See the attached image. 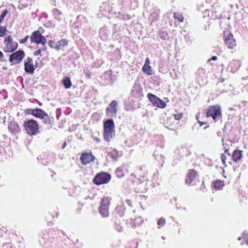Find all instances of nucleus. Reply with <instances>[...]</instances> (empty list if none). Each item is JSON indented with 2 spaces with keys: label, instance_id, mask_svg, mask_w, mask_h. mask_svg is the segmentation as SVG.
Masks as SVG:
<instances>
[{
  "label": "nucleus",
  "instance_id": "dca6fc26",
  "mask_svg": "<svg viewBox=\"0 0 248 248\" xmlns=\"http://www.w3.org/2000/svg\"><path fill=\"white\" fill-rule=\"evenodd\" d=\"M104 129H114V124L112 119H108L104 123Z\"/></svg>",
  "mask_w": 248,
  "mask_h": 248
},
{
  "label": "nucleus",
  "instance_id": "6ab92c4d",
  "mask_svg": "<svg viewBox=\"0 0 248 248\" xmlns=\"http://www.w3.org/2000/svg\"><path fill=\"white\" fill-rule=\"evenodd\" d=\"M52 12L55 19L58 20H60L62 19L63 16L61 11L57 9H54Z\"/></svg>",
  "mask_w": 248,
  "mask_h": 248
},
{
  "label": "nucleus",
  "instance_id": "1a4fd4ad",
  "mask_svg": "<svg viewBox=\"0 0 248 248\" xmlns=\"http://www.w3.org/2000/svg\"><path fill=\"white\" fill-rule=\"evenodd\" d=\"M118 102L116 100L112 101L106 108L107 114L111 117L116 116L118 110Z\"/></svg>",
  "mask_w": 248,
  "mask_h": 248
},
{
  "label": "nucleus",
  "instance_id": "9d476101",
  "mask_svg": "<svg viewBox=\"0 0 248 248\" xmlns=\"http://www.w3.org/2000/svg\"><path fill=\"white\" fill-rule=\"evenodd\" d=\"M25 71L28 73L32 74L34 73V68L33 64V61L31 58L28 57L24 61Z\"/></svg>",
  "mask_w": 248,
  "mask_h": 248
},
{
  "label": "nucleus",
  "instance_id": "4c0bfd02",
  "mask_svg": "<svg viewBox=\"0 0 248 248\" xmlns=\"http://www.w3.org/2000/svg\"><path fill=\"white\" fill-rule=\"evenodd\" d=\"M3 50L6 52H13L12 50L8 47V45H6V46L4 48Z\"/></svg>",
  "mask_w": 248,
  "mask_h": 248
},
{
  "label": "nucleus",
  "instance_id": "a211bd4d",
  "mask_svg": "<svg viewBox=\"0 0 248 248\" xmlns=\"http://www.w3.org/2000/svg\"><path fill=\"white\" fill-rule=\"evenodd\" d=\"M8 128L13 133H17L18 131V125L15 122H11L9 124Z\"/></svg>",
  "mask_w": 248,
  "mask_h": 248
},
{
  "label": "nucleus",
  "instance_id": "f3484780",
  "mask_svg": "<svg viewBox=\"0 0 248 248\" xmlns=\"http://www.w3.org/2000/svg\"><path fill=\"white\" fill-rule=\"evenodd\" d=\"M68 41L65 39L60 40L58 43H57V50H59L62 49L65 46H67Z\"/></svg>",
  "mask_w": 248,
  "mask_h": 248
},
{
  "label": "nucleus",
  "instance_id": "c03bdc74",
  "mask_svg": "<svg viewBox=\"0 0 248 248\" xmlns=\"http://www.w3.org/2000/svg\"><path fill=\"white\" fill-rule=\"evenodd\" d=\"M41 50L45 51L46 49V46L45 44L43 45V47L41 48Z\"/></svg>",
  "mask_w": 248,
  "mask_h": 248
},
{
  "label": "nucleus",
  "instance_id": "49530a36",
  "mask_svg": "<svg viewBox=\"0 0 248 248\" xmlns=\"http://www.w3.org/2000/svg\"><path fill=\"white\" fill-rule=\"evenodd\" d=\"M225 152L226 153H227V155H230V153L229 152V149H225Z\"/></svg>",
  "mask_w": 248,
  "mask_h": 248
},
{
  "label": "nucleus",
  "instance_id": "9b49d317",
  "mask_svg": "<svg viewBox=\"0 0 248 248\" xmlns=\"http://www.w3.org/2000/svg\"><path fill=\"white\" fill-rule=\"evenodd\" d=\"M94 156L91 154L83 153L80 157V160L83 165H86L93 161Z\"/></svg>",
  "mask_w": 248,
  "mask_h": 248
},
{
  "label": "nucleus",
  "instance_id": "a18cd8bd",
  "mask_svg": "<svg viewBox=\"0 0 248 248\" xmlns=\"http://www.w3.org/2000/svg\"><path fill=\"white\" fill-rule=\"evenodd\" d=\"M3 58V54L1 51H0V60Z\"/></svg>",
  "mask_w": 248,
  "mask_h": 248
},
{
  "label": "nucleus",
  "instance_id": "79ce46f5",
  "mask_svg": "<svg viewBox=\"0 0 248 248\" xmlns=\"http://www.w3.org/2000/svg\"><path fill=\"white\" fill-rule=\"evenodd\" d=\"M125 202L128 205L132 206V202L129 200H126Z\"/></svg>",
  "mask_w": 248,
  "mask_h": 248
},
{
  "label": "nucleus",
  "instance_id": "cd10ccee",
  "mask_svg": "<svg viewBox=\"0 0 248 248\" xmlns=\"http://www.w3.org/2000/svg\"><path fill=\"white\" fill-rule=\"evenodd\" d=\"M242 238L245 244L248 246V232L245 231L242 233Z\"/></svg>",
  "mask_w": 248,
  "mask_h": 248
},
{
  "label": "nucleus",
  "instance_id": "c9c22d12",
  "mask_svg": "<svg viewBox=\"0 0 248 248\" xmlns=\"http://www.w3.org/2000/svg\"><path fill=\"white\" fill-rule=\"evenodd\" d=\"M29 38V36L27 35L24 38L20 40V41H19L20 43H21V44L25 43L28 40Z\"/></svg>",
  "mask_w": 248,
  "mask_h": 248
},
{
  "label": "nucleus",
  "instance_id": "72a5a7b5",
  "mask_svg": "<svg viewBox=\"0 0 248 248\" xmlns=\"http://www.w3.org/2000/svg\"><path fill=\"white\" fill-rule=\"evenodd\" d=\"M8 11L7 10H5L3 13L1 15V16H0V18L3 20L4 19V18L5 17V16L7 15V14H8Z\"/></svg>",
  "mask_w": 248,
  "mask_h": 248
},
{
  "label": "nucleus",
  "instance_id": "f03ea898",
  "mask_svg": "<svg viewBox=\"0 0 248 248\" xmlns=\"http://www.w3.org/2000/svg\"><path fill=\"white\" fill-rule=\"evenodd\" d=\"M221 108L219 106H210L206 110L207 117H211L215 122L221 118Z\"/></svg>",
  "mask_w": 248,
  "mask_h": 248
},
{
  "label": "nucleus",
  "instance_id": "4be33fe9",
  "mask_svg": "<svg viewBox=\"0 0 248 248\" xmlns=\"http://www.w3.org/2000/svg\"><path fill=\"white\" fill-rule=\"evenodd\" d=\"M41 119L42 120L43 123L47 125H50L51 124V120L46 113L45 112V115L42 117Z\"/></svg>",
  "mask_w": 248,
  "mask_h": 248
},
{
  "label": "nucleus",
  "instance_id": "20e7f679",
  "mask_svg": "<svg viewBox=\"0 0 248 248\" xmlns=\"http://www.w3.org/2000/svg\"><path fill=\"white\" fill-rule=\"evenodd\" d=\"M30 39L32 43H35L38 45H44L46 43V39L39 31L33 32L30 37Z\"/></svg>",
  "mask_w": 248,
  "mask_h": 248
},
{
  "label": "nucleus",
  "instance_id": "a19ab883",
  "mask_svg": "<svg viewBox=\"0 0 248 248\" xmlns=\"http://www.w3.org/2000/svg\"><path fill=\"white\" fill-rule=\"evenodd\" d=\"M144 65H150V60H149V59L148 58H146V59L145 60V62Z\"/></svg>",
  "mask_w": 248,
  "mask_h": 248
},
{
  "label": "nucleus",
  "instance_id": "39448f33",
  "mask_svg": "<svg viewBox=\"0 0 248 248\" xmlns=\"http://www.w3.org/2000/svg\"><path fill=\"white\" fill-rule=\"evenodd\" d=\"M223 38L225 45L230 49H232L236 46V41L230 31H225L223 33Z\"/></svg>",
  "mask_w": 248,
  "mask_h": 248
},
{
  "label": "nucleus",
  "instance_id": "f704fd0d",
  "mask_svg": "<svg viewBox=\"0 0 248 248\" xmlns=\"http://www.w3.org/2000/svg\"><path fill=\"white\" fill-rule=\"evenodd\" d=\"M174 117L175 119H176V120H179L182 117V114L179 113L177 114H174Z\"/></svg>",
  "mask_w": 248,
  "mask_h": 248
},
{
  "label": "nucleus",
  "instance_id": "de8ad7c7",
  "mask_svg": "<svg viewBox=\"0 0 248 248\" xmlns=\"http://www.w3.org/2000/svg\"><path fill=\"white\" fill-rule=\"evenodd\" d=\"M66 145V142H64L63 143L62 148V149H64V148H65V147Z\"/></svg>",
  "mask_w": 248,
  "mask_h": 248
},
{
  "label": "nucleus",
  "instance_id": "ea45409f",
  "mask_svg": "<svg viewBox=\"0 0 248 248\" xmlns=\"http://www.w3.org/2000/svg\"><path fill=\"white\" fill-rule=\"evenodd\" d=\"M167 33L165 32H163L160 34V37L162 38L163 40H165L167 37Z\"/></svg>",
  "mask_w": 248,
  "mask_h": 248
},
{
  "label": "nucleus",
  "instance_id": "09e8293b",
  "mask_svg": "<svg viewBox=\"0 0 248 248\" xmlns=\"http://www.w3.org/2000/svg\"><path fill=\"white\" fill-rule=\"evenodd\" d=\"M198 122H199V123H200V125H201V126H202V125L203 124H204V123H202V122H200V121H199Z\"/></svg>",
  "mask_w": 248,
  "mask_h": 248
},
{
  "label": "nucleus",
  "instance_id": "58836bf2",
  "mask_svg": "<svg viewBox=\"0 0 248 248\" xmlns=\"http://www.w3.org/2000/svg\"><path fill=\"white\" fill-rule=\"evenodd\" d=\"M41 52V49H39L33 52V55L35 56L39 55Z\"/></svg>",
  "mask_w": 248,
  "mask_h": 248
},
{
  "label": "nucleus",
  "instance_id": "b1692460",
  "mask_svg": "<svg viewBox=\"0 0 248 248\" xmlns=\"http://www.w3.org/2000/svg\"><path fill=\"white\" fill-rule=\"evenodd\" d=\"M108 155L114 160L117 159L119 156L118 152L116 149H113L111 152L108 153Z\"/></svg>",
  "mask_w": 248,
  "mask_h": 248
},
{
  "label": "nucleus",
  "instance_id": "a878e982",
  "mask_svg": "<svg viewBox=\"0 0 248 248\" xmlns=\"http://www.w3.org/2000/svg\"><path fill=\"white\" fill-rule=\"evenodd\" d=\"M8 45V47L12 50V51L15 50L18 46V44L16 42H12L11 43L9 44Z\"/></svg>",
  "mask_w": 248,
  "mask_h": 248
},
{
  "label": "nucleus",
  "instance_id": "473e14b6",
  "mask_svg": "<svg viewBox=\"0 0 248 248\" xmlns=\"http://www.w3.org/2000/svg\"><path fill=\"white\" fill-rule=\"evenodd\" d=\"M48 45L50 47L53 48H55L56 49H57V44H55L54 41H53V40H51L49 41Z\"/></svg>",
  "mask_w": 248,
  "mask_h": 248
},
{
  "label": "nucleus",
  "instance_id": "f8f14e48",
  "mask_svg": "<svg viewBox=\"0 0 248 248\" xmlns=\"http://www.w3.org/2000/svg\"><path fill=\"white\" fill-rule=\"evenodd\" d=\"M29 113L32 114L33 116L41 119L45 115V112L40 108L29 109Z\"/></svg>",
  "mask_w": 248,
  "mask_h": 248
},
{
  "label": "nucleus",
  "instance_id": "2eb2a0df",
  "mask_svg": "<svg viewBox=\"0 0 248 248\" xmlns=\"http://www.w3.org/2000/svg\"><path fill=\"white\" fill-rule=\"evenodd\" d=\"M242 156V151L238 150H235L232 153V158L234 161L237 162L238 160L241 159Z\"/></svg>",
  "mask_w": 248,
  "mask_h": 248
},
{
  "label": "nucleus",
  "instance_id": "3c124183",
  "mask_svg": "<svg viewBox=\"0 0 248 248\" xmlns=\"http://www.w3.org/2000/svg\"><path fill=\"white\" fill-rule=\"evenodd\" d=\"M162 239H164V237H163V236H162Z\"/></svg>",
  "mask_w": 248,
  "mask_h": 248
},
{
  "label": "nucleus",
  "instance_id": "7ed1b4c3",
  "mask_svg": "<svg viewBox=\"0 0 248 248\" xmlns=\"http://www.w3.org/2000/svg\"><path fill=\"white\" fill-rule=\"evenodd\" d=\"M110 205V199L108 197H104L100 203V213L103 217H108L109 216V206Z\"/></svg>",
  "mask_w": 248,
  "mask_h": 248
},
{
  "label": "nucleus",
  "instance_id": "393cba45",
  "mask_svg": "<svg viewBox=\"0 0 248 248\" xmlns=\"http://www.w3.org/2000/svg\"><path fill=\"white\" fill-rule=\"evenodd\" d=\"M142 71L148 75H151L152 74L151 67L150 65H144L142 67Z\"/></svg>",
  "mask_w": 248,
  "mask_h": 248
},
{
  "label": "nucleus",
  "instance_id": "423d86ee",
  "mask_svg": "<svg viewBox=\"0 0 248 248\" xmlns=\"http://www.w3.org/2000/svg\"><path fill=\"white\" fill-rule=\"evenodd\" d=\"M110 175L106 172H102L97 174L93 179L94 183L97 185L108 183L110 180Z\"/></svg>",
  "mask_w": 248,
  "mask_h": 248
},
{
  "label": "nucleus",
  "instance_id": "412c9836",
  "mask_svg": "<svg viewBox=\"0 0 248 248\" xmlns=\"http://www.w3.org/2000/svg\"><path fill=\"white\" fill-rule=\"evenodd\" d=\"M125 170L122 167L118 168L115 170V174L118 178H122L124 176Z\"/></svg>",
  "mask_w": 248,
  "mask_h": 248
},
{
  "label": "nucleus",
  "instance_id": "4468645a",
  "mask_svg": "<svg viewBox=\"0 0 248 248\" xmlns=\"http://www.w3.org/2000/svg\"><path fill=\"white\" fill-rule=\"evenodd\" d=\"M196 171L193 170H189L187 178L186 179L185 182L186 184L189 185L193 181L196 177Z\"/></svg>",
  "mask_w": 248,
  "mask_h": 248
},
{
  "label": "nucleus",
  "instance_id": "bb28decb",
  "mask_svg": "<svg viewBox=\"0 0 248 248\" xmlns=\"http://www.w3.org/2000/svg\"><path fill=\"white\" fill-rule=\"evenodd\" d=\"M173 17L175 19H177L180 22H182L183 21L184 17L183 16L180 14L174 13Z\"/></svg>",
  "mask_w": 248,
  "mask_h": 248
},
{
  "label": "nucleus",
  "instance_id": "c756f323",
  "mask_svg": "<svg viewBox=\"0 0 248 248\" xmlns=\"http://www.w3.org/2000/svg\"><path fill=\"white\" fill-rule=\"evenodd\" d=\"M165 224L166 220L163 217L160 218L157 222L158 225L160 226H163Z\"/></svg>",
  "mask_w": 248,
  "mask_h": 248
},
{
  "label": "nucleus",
  "instance_id": "ddd939ff",
  "mask_svg": "<svg viewBox=\"0 0 248 248\" xmlns=\"http://www.w3.org/2000/svg\"><path fill=\"white\" fill-rule=\"evenodd\" d=\"M114 136V129H104V137L106 141H110Z\"/></svg>",
  "mask_w": 248,
  "mask_h": 248
},
{
  "label": "nucleus",
  "instance_id": "8fccbe9b",
  "mask_svg": "<svg viewBox=\"0 0 248 248\" xmlns=\"http://www.w3.org/2000/svg\"><path fill=\"white\" fill-rule=\"evenodd\" d=\"M242 239H243L242 237H239L238 238L237 240L238 241H240Z\"/></svg>",
  "mask_w": 248,
  "mask_h": 248
},
{
  "label": "nucleus",
  "instance_id": "f257e3e1",
  "mask_svg": "<svg viewBox=\"0 0 248 248\" xmlns=\"http://www.w3.org/2000/svg\"><path fill=\"white\" fill-rule=\"evenodd\" d=\"M23 126L27 133L30 135H35L39 132V125L34 120L25 121Z\"/></svg>",
  "mask_w": 248,
  "mask_h": 248
},
{
  "label": "nucleus",
  "instance_id": "e433bc0d",
  "mask_svg": "<svg viewBox=\"0 0 248 248\" xmlns=\"http://www.w3.org/2000/svg\"><path fill=\"white\" fill-rule=\"evenodd\" d=\"M221 161H222V163L223 164H225L226 163L225 160L226 159V156L224 154H221Z\"/></svg>",
  "mask_w": 248,
  "mask_h": 248
},
{
  "label": "nucleus",
  "instance_id": "5701e85b",
  "mask_svg": "<svg viewBox=\"0 0 248 248\" xmlns=\"http://www.w3.org/2000/svg\"><path fill=\"white\" fill-rule=\"evenodd\" d=\"M125 208L124 205H118L116 207V211L120 217H122L124 213Z\"/></svg>",
  "mask_w": 248,
  "mask_h": 248
},
{
  "label": "nucleus",
  "instance_id": "aec40b11",
  "mask_svg": "<svg viewBox=\"0 0 248 248\" xmlns=\"http://www.w3.org/2000/svg\"><path fill=\"white\" fill-rule=\"evenodd\" d=\"M62 83L65 88H70L72 86L70 78L68 77H65L62 80Z\"/></svg>",
  "mask_w": 248,
  "mask_h": 248
},
{
  "label": "nucleus",
  "instance_id": "c85d7f7f",
  "mask_svg": "<svg viewBox=\"0 0 248 248\" xmlns=\"http://www.w3.org/2000/svg\"><path fill=\"white\" fill-rule=\"evenodd\" d=\"M214 186L215 188L220 189L223 186V184L221 181H217L215 182Z\"/></svg>",
  "mask_w": 248,
  "mask_h": 248
},
{
  "label": "nucleus",
  "instance_id": "7c9ffc66",
  "mask_svg": "<svg viewBox=\"0 0 248 248\" xmlns=\"http://www.w3.org/2000/svg\"><path fill=\"white\" fill-rule=\"evenodd\" d=\"M5 31H7L6 27L0 26V36H3L5 34Z\"/></svg>",
  "mask_w": 248,
  "mask_h": 248
},
{
  "label": "nucleus",
  "instance_id": "37998d69",
  "mask_svg": "<svg viewBox=\"0 0 248 248\" xmlns=\"http://www.w3.org/2000/svg\"><path fill=\"white\" fill-rule=\"evenodd\" d=\"M217 60V57L216 56H214L210 60H209V61H210L211 60L216 61Z\"/></svg>",
  "mask_w": 248,
  "mask_h": 248
},
{
  "label": "nucleus",
  "instance_id": "2f4dec72",
  "mask_svg": "<svg viewBox=\"0 0 248 248\" xmlns=\"http://www.w3.org/2000/svg\"><path fill=\"white\" fill-rule=\"evenodd\" d=\"M13 41V39L10 36H8L5 39L4 43L6 45L11 43Z\"/></svg>",
  "mask_w": 248,
  "mask_h": 248
},
{
  "label": "nucleus",
  "instance_id": "0eeeda50",
  "mask_svg": "<svg viewBox=\"0 0 248 248\" xmlns=\"http://www.w3.org/2000/svg\"><path fill=\"white\" fill-rule=\"evenodd\" d=\"M24 56L25 53L23 50H18L10 56L9 61L13 64H18L22 61Z\"/></svg>",
  "mask_w": 248,
  "mask_h": 248
},
{
  "label": "nucleus",
  "instance_id": "6e6552de",
  "mask_svg": "<svg viewBox=\"0 0 248 248\" xmlns=\"http://www.w3.org/2000/svg\"><path fill=\"white\" fill-rule=\"evenodd\" d=\"M147 97L150 101H151L155 106L162 108L166 107V103L155 95L149 93L147 94Z\"/></svg>",
  "mask_w": 248,
  "mask_h": 248
}]
</instances>
